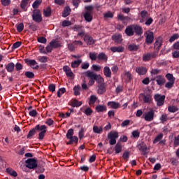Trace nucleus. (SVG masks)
<instances>
[{"label":"nucleus","mask_w":179,"mask_h":179,"mask_svg":"<svg viewBox=\"0 0 179 179\" xmlns=\"http://www.w3.org/2000/svg\"><path fill=\"white\" fill-rule=\"evenodd\" d=\"M85 11L83 13L84 19L88 23H90L93 20V10L94 7L93 6H87L85 7Z\"/></svg>","instance_id":"f257e3e1"},{"label":"nucleus","mask_w":179,"mask_h":179,"mask_svg":"<svg viewBox=\"0 0 179 179\" xmlns=\"http://www.w3.org/2000/svg\"><path fill=\"white\" fill-rule=\"evenodd\" d=\"M142 118L145 120L147 122H152L155 120V110L150 108L149 111L145 112L143 114Z\"/></svg>","instance_id":"f03ea898"},{"label":"nucleus","mask_w":179,"mask_h":179,"mask_svg":"<svg viewBox=\"0 0 179 179\" xmlns=\"http://www.w3.org/2000/svg\"><path fill=\"white\" fill-rule=\"evenodd\" d=\"M26 167L31 170H35L37 169V159L34 158H29L25 161Z\"/></svg>","instance_id":"7ed1b4c3"},{"label":"nucleus","mask_w":179,"mask_h":179,"mask_svg":"<svg viewBox=\"0 0 179 179\" xmlns=\"http://www.w3.org/2000/svg\"><path fill=\"white\" fill-rule=\"evenodd\" d=\"M138 99L140 101L145 103L147 104H150L152 103V95L150 94H140Z\"/></svg>","instance_id":"20e7f679"},{"label":"nucleus","mask_w":179,"mask_h":179,"mask_svg":"<svg viewBox=\"0 0 179 179\" xmlns=\"http://www.w3.org/2000/svg\"><path fill=\"white\" fill-rule=\"evenodd\" d=\"M36 129L40 132L38 134V139H40V141L44 139L45 132H47V127H45V125L40 126V124H38L36 126Z\"/></svg>","instance_id":"39448f33"},{"label":"nucleus","mask_w":179,"mask_h":179,"mask_svg":"<svg viewBox=\"0 0 179 179\" xmlns=\"http://www.w3.org/2000/svg\"><path fill=\"white\" fill-rule=\"evenodd\" d=\"M118 131H110L108 134V138L110 139V145H115L117 143V139H118Z\"/></svg>","instance_id":"423d86ee"},{"label":"nucleus","mask_w":179,"mask_h":179,"mask_svg":"<svg viewBox=\"0 0 179 179\" xmlns=\"http://www.w3.org/2000/svg\"><path fill=\"white\" fill-rule=\"evenodd\" d=\"M144 36L145 37V43L147 44H152L153 43V41L155 40V36L153 34V32L150 31H147L145 32Z\"/></svg>","instance_id":"0eeeda50"},{"label":"nucleus","mask_w":179,"mask_h":179,"mask_svg":"<svg viewBox=\"0 0 179 179\" xmlns=\"http://www.w3.org/2000/svg\"><path fill=\"white\" fill-rule=\"evenodd\" d=\"M154 99L157 102V106L162 107V106L164 104V99H166V96H162L159 94H157L154 96Z\"/></svg>","instance_id":"6e6552de"},{"label":"nucleus","mask_w":179,"mask_h":179,"mask_svg":"<svg viewBox=\"0 0 179 179\" xmlns=\"http://www.w3.org/2000/svg\"><path fill=\"white\" fill-rule=\"evenodd\" d=\"M159 54V52H153L152 53H147V54H144L143 55V61H144L145 62H148V61H150V59H153V58H156V57H157Z\"/></svg>","instance_id":"1a4fd4ad"},{"label":"nucleus","mask_w":179,"mask_h":179,"mask_svg":"<svg viewBox=\"0 0 179 179\" xmlns=\"http://www.w3.org/2000/svg\"><path fill=\"white\" fill-rule=\"evenodd\" d=\"M32 19L36 23H40L43 21V17H41V13L40 10H36L34 11Z\"/></svg>","instance_id":"9d476101"},{"label":"nucleus","mask_w":179,"mask_h":179,"mask_svg":"<svg viewBox=\"0 0 179 179\" xmlns=\"http://www.w3.org/2000/svg\"><path fill=\"white\" fill-rule=\"evenodd\" d=\"M107 106L109 108H113V110H117L121 107V104H120V103L114 101L108 102Z\"/></svg>","instance_id":"9b49d317"},{"label":"nucleus","mask_w":179,"mask_h":179,"mask_svg":"<svg viewBox=\"0 0 179 179\" xmlns=\"http://www.w3.org/2000/svg\"><path fill=\"white\" fill-rule=\"evenodd\" d=\"M27 65H29L32 69H37L38 68V64L34 59L26 60Z\"/></svg>","instance_id":"f8f14e48"},{"label":"nucleus","mask_w":179,"mask_h":179,"mask_svg":"<svg viewBox=\"0 0 179 179\" xmlns=\"http://www.w3.org/2000/svg\"><path fill=\"white\" fill-rule=\"evenodd\" d=\"M141 20H140V22L141 23H145V22H146V20H148V17H149V13H148V11L146 10H143L141 12Z\"/></svg>","instance_id":"ddd939ff"},{"label":"nucleus","mask_w":179,"mask_h":179,"mask_svg":"<svg viewBox=\"0 0 179 179\" xmlns=\"http://www.w3.org/2000/svg\"><path fill=\"white\" fill-rule=\"evenodd\" d=\"M84 41L87 45H92L94 44V39L88 34H86L84 37Z\"/></svg>","instance_id":"4468645a"},{"label":"nucleus","mask_w":179,"mask_h":179,"mask_svg":"<svg viewBox=\"0 0 179 179\" xmlns=\"http://www.w3.org/2000/svg\"><path fill=\"white\" fill-rule=\"evenodd\" d=\"M112 39L115 43H117V44H121L122 43V35L120 34H116L115 35L112 36Z\"/></svg>","instance_id":"2eb2a0df"},{"label":"nucleus","mask_w":179,"mask_h":179,"mask_svg":"<svg viewBox=\"0 0 179 179\" xmlns=\"http://www.w3.org/2000/svg\"><path fill=\"white\" fill-rule=\"evenodd\" d=\"M106 84H99L97 86V93L98 94H104V92H106Z\"/></svg>","instance_id":"dca6fc26"},{"label":"nucleus","mask_w":179,"mask_h":179,"mask_svg":"<svg viewBox=\"0 0 179 179\" xmlns=\"http://www.w3.org/2000/svg\"><path fill=\"white\" fill-rule=\"evenodd\" d=\"M125 33L127 36H129V37L134 36V25H129L125 29Z\"/></svg>","instance_id":"f3484780"},{"label":"nucleus","mask_w":179,"mask_h":179,"mask_svg":"<svg viewBox=\"0 0 179 179\" xmlns=\"http://www.w3.org/2000/svg\"><path fill=\"white\" fill-rule=\"evenodd\" d=\"M155 80L159 86H163V84L166 83V79L163 76H157L155 77Z\"/></svg>","instance_id":"a211bd4d"},{"label":"nucleus","mask_w":179,"mask_h":179,"mask_svg":"<svg viewBox=\"0 0 179 179\" xmlns=\"http://www.w3.org/2000/svg\"><path fill=\"white\" fill-rule=\"evenodd\" d=\"M63 71L66 73V76L69 78H72L73 76V72H72V70H71V68L68 66H64L63 67Z\"/></svg>","instance_id":"6ab92c4d"},{"label":"nucleus","mask_w":179,"mask_h":179,"mask_svg":"<svg viewBox=\"0 0 179 179\" xmlns=\"http://www.w3.org/2000/svg\"><path fill=\"white\" fill-rule=\"evenodd\" d=\"M124 48L122 46L110 48V51H112V52H124Z\"/></svg>","instance_id":"aec40b11"},{"label":"nucleus","mask_w":179,"mask_h":179,"mask_svg":"<svg viewBox=\"0 0 179 179\" xmlns=\"http://www.w3.org/2000/svg\"><path fill=\"white\" fill-rule=\"evenodd\" d=\"M134 33H136L137 36H141V34L143 33L142 30V27H141L139 25H134Z\"/></svg>","instance_id":"412c9836"},{"label":"nucleus","mask_w":179,"mask_h":179,"mask_svg":"<svg viewBox=\"0 0 179 179\" xmlns=\"http://www.w3.org/2000/svg\"><path fill=\"white\" fill-rule=\"evenodd\" d=\"M103 74L106 78H111V70L110 69V67L106 66L103 68Z\"/></svg>","instance_id":"4be33fe9"},{"label":"nucleus","mask_w":179,"mask_h":179,"mask_svg":"<svg viewBox=\"0 0 179 179\" xmlns=\"http://www.w3.org/2000/svg\"><path fill=\"white\" fill-rule=\"evenodd\" d=\"M69 15H71V8L67 6L64 9V11L62 13V17H66L67 16H69Z\"/></svg>","instance_id":"5701e85b"},{"label":"nucleus","mask_w":179,"mask_h":179,"mask_svg":"<svg viewBox=\"0 0 179 179\" xmlns=\"http://www.w3.org/2000/svg\"><path fill=\"white\" fill-rule=\"evenodd\" d=\"M92 130L94 134H102L103 133L102 126L99 127V126L94 125Z\"/></svg>","instance_id":"b1692460"},{"label":"nucleus","mask_w":179,"mask_h":179,"mask_svg":"<svg viewBox=\"0 0 179 179\" xmlns=\"http://www.w3.org/2000/svg\"><path fill=\"white\" fill-rule=\"evenodd\" d=\"M136 71L137 73H138V75H145L148 70L145 67H138L136 69Z\"/></svg>","instance_id":"393cba45"},{"label":"nucleus","mask_w":179,"mask_h":179,"mask_svg":"<svg viewBox=\"0 0 179 179\" xmlns=\"http://www.w3.org/2000/svg\"><path fill=\"white\" fill-rule=\"evenodd\" d=\"M162 43H163V38H162L161 37L157 38L155 43V48L159 50V48L162 47Z\"/></svg>","instance_id":"a878e982"},{"label":"nucleus","mask_w":179,"mask_h":179,"mask_svg":"<svg viewBox=\"0 0 179 179\" xmlns=\"http://www.w3.org/2000/svg\"><path fill=\"white\" fill-rule=\"evenodd\" d=\"M140 48L139 45H135V44H130L128 46L129 51H138Z\"/></svg>","instance_id":"bb28decb"},{"label":"nucleus","mask_w":179,"mask_h":179,"mask_svg":"<svg viewBox=\"0 0 179 179\" xmlns=\"http://www.w3.org/2000/svg\"><path fill=\"white\" fill-rule=\"evenodd\" d=\"M96 110L97 113H103L104 111H107V106L104 105H99L96 107Z\"/></svg>","instance_id":"cd10ccee"},{"label":"nucleus","mask_w":179,"mask_h":179,"mask_svg":"<svg viewBox=\"0 0 179 179\" xmlns=\"http://www.w3.org/2000/svg\"><path fill=\"white\" fill-rule=\"evenodd\" d=\"M115 151L116 154L121 153L122 152V145H121L120 143H117L115 146Z\"/></svg>","instance_id":"c85d7f7f"},{"label":"nucleus","mask_w":179,"mask_h":179,"mask_svg":"<svg viewBox=\"0 0 179 179\" xmlns=\"http://www.w3.org/2000/svg\"><path fill=\"white\" fill-rule=\"evenodd\" d=\"M36 131H37V129H36V127H35V128L31 129L29 131V133H28V134H27V138L28 139H31V137H32V136H34V135H36Z\"/></svg>","instance_id":"c756f323"},{"label":"nucleus","mask_w":179,"mask_h":179,"mask_svg":"<svg viewBox=\"0 0 179 179\" xmlns=\"http://www.w3.org/2000/svg\"><path fill=\"white\" fill-rule=\"evenodd\" d=\"M50 45H51L52 48H58L61 47V43H59L56 40H52L50 41Z\"/></svg>","instance_id":"7c9ffc66"},{"label":"nucleus","mask_w":179,"mask_h":179,"mask_svg":"<svg viewBox=\"0 0 179 179\" xmlns=\"http://www.w3.org/2000/svg\"><path fill=\"white\" fill-rule=\"evenodd\" d=\"M43 15L45 17H50L51 16V7H47L43 10Z\"/></svg>","instance_id":"2f4dec72"},{"label":"nucleus","mask_w":179,"mask_h":179,"mask_svg":"<svg viewBox=\"0 0 179 179\" xmlns=\"http://www.w3.org/2000/svg\"><path fill=\"white\" fill-rule=\"evenodd\" d=\"M128 19H129L128 17H125L122 14H118L117 15V20H119L121 22H122V23L124 24H125V22H127V20H128Z\"/></svg>","instance_id":"473e14b6"},{"label":"nucleus","mask_w":179,"mask_h":179,"mask_svg":"<svg viewBox=\"0 0 179 179\" xmlns=\"http://www.w3.org/2000/svg\"><path fill=\"white\" fill-rule=\"evenodd\" d=\"M108 58V57H107V55H105L104 52H101L98 55V59H99L100 61L107 62Z\"/></svg>","instance_id":"72a5a7b5"},{"label":"nucleus","mask_w":179,"mask_h":179,"mask_svg":"<svg viewBox=\"0 0 179 179\" xmlns=\"http://www.w3.org/2000/svg\"><path fill=\"white\" fill-rule=\"evenodd\" d=\"M6 70L8 72H13V69H15V64L13 63H9L6 66Z\"/></svg>","instance_id":"f704fd0d"},{"label":"nucleus","mask_w":179,"mask_h":179,"mask_svg":"<svg viewBox=\"0 0 179 179\" xmlns=\"http://www.w3.org/2000/svg\"><path fill=\"white\" fill-rule=\"evenodd\" d=\"M97 101V96L96 95H91L89 100V104L90 106H92V104H94Z\"/></svg>","instance_id":"c9c22d12"},{"label":"nucleus","mask_w":179,"mask_h":179,"mask_svg":"<svg viewBox=\"0 0 179 179\" xmlns=\"http://www.w3.org/2000/svg\"><path fill=\"white\" fill-rule=\"evenodd\" d=\"M87 76L90 79H96V78H97V75H96L94 72L90 71H87Z\"/></svg>","instance_id":"e433bc0d"},{"label":"nucleus","mask_w":179,"mask_h":179,"mask_svg":"<svg viewBox=\"0 0 179 179\" xmlns=\"http://www.w3.org/2000/svg\"><path fill=\"white\" fill-rule=\"evenodd\" d=\"M103 17L105 19H113L114 14L111 11H108L103 14Z\"/></svg>","instance_id":"4c0bfd02"},{"label":"nucleus","mask_w":179,"mask_h":179,"mask_svg":"<svg viewBox=\"0 0 179 179\" xmlns=\"http://www.w3.org/2000/svg\"><path fill=\"white\" fill-rule=\"evenodd\" d=\"M82 64V59L76 60L71 62V67L72 68H78Z\"/></svg>","instance_id":"58836bf2"},{"label":"nucleus","mask_w":179,"mask_h":179,"mask_svg":"<svg viewBox=\"0 0 179 179\" xmlns=\"http://www.w3.org/2000/svg\"><path fill=\"white\" fill-rule=\"evenodd\" d=\"M71 106L72 107H80V106H82V102L74 99L71 102Z\"/></svg>","instance_id":"ea45409f"},{"label":"nucleus","mask_w":179,"mask_h":179,"mask_svg":"<svg viewBox=\"0 0 179 179\" xmlns=\"http://www.w3.org/2000/svg\"><path fill=\"white\" fill-rule=\"evenodd\" d=\"M6 171L8 174H10V176H12L13 177H17V173L13 169L8 168L6 169Z\"/></svg>","instance_id":"a19ab883"},{"label":"nucleus","mask_w":179,"mask_h":179,"mask_svg":"<svg viewBox=\"0 0 179 179\" xmlns=\"http://www.w3.org/2000/svg\"><path fill=\"white\" fill-rule=\"evenodd\" d=\"M89 55L92 61H96L98 58V55L96 52H90Z\"/></svg>","instance_id":"79ce46f5"},{"label":"nucleus","mask_w":179,"mask_h":179,"mask_svg":"<svg viewBox=\"0 0 179 179\" xmlns=\"http://www.w3.org/2000/svg\"><path fill=\"white\" fill-rule=\"evenodd\" d=\"M41 2H43V1L36 0L32 4V7L34 8V9H37V8H38L40 5H41Z\"/></svg>","instance_id":"37998d69"},{"label":"nucleus","mask_w":179,"mask_h":179,"mask_svg":"<svg viewBox=\"0 0 179 179\" xmlns=\"http://www.w3.org/2000/svg\"><path fill=\"white\" fill-rule=\"evenodd\" d=\"M95 80L99 83V85H105L104 84V78L101 77V76H96V78H95Z\"/></svg>","instance_id":"c03bdc74"},{"label":"nucleus","mask_w":179,"mask_h":179,"mask_svg":"<svg viewBox=\"0 0 179 179\" xmlns=\"http://www.w3.org/2000/svg\"><path fill=\"white\" fill-rule=\"evenodd\" d=\"M38 60L39 61V62L42 63L48 62V57L45 56H39L38 57Z\"/></svg>","instance_id":"a18cd8bd"},{"label":"nucleus","mask_w":179,"mask_h":179,"mask_svg":"<svg viewBox=\"0 0 179 179\" xmlns=\"http://www.w3.org/2000/svg\"><path fill=\"white\" fill-rule=\"evenodd\" d=\"M29 29H30L32 31H37L38 29V26L36 25V24H29Z\"/></svg>","instance_id":"49530a36"},{"label":"nucleus","mask_w":179,"mask_h":179,"mask_svg":"<svg viewBox=\"0 0 179 179\" xmlns=\"http://www.w3.org/2000/svg\"><path fill=\"white\" fill-rule=\"evenodd\" d=\"M80 90V86H75L73 87V92H74V95L75 96H79L80 94V92L79 90Z\"/></svg>","instance_id":"de8ad7c7"},{"label":"nucleus","mask_w":179,"mask_h":179,"mask_svg":"<svg viewBox=\"0 0 179 179\" xmlns=\"http://www.w3.org/2000/svg\"><path fill=\"white\" fill-rule=\"evenodd\" d=\"M16 27H17V30L19 33H20L21 31H23V29H24V24H23V23H20L17 24Z\"/></svg>","instance_id":"09e8293b"},{"label":"nucleus","mask_w":179,"mask_h":179,"mask_svg":"<svg viewBox=\"0 0 179 179\" xmlns=\"http://www.w3.org/2000/svg\"><path fill=\"white\" fill-rule=\"evenodd\" d=\"M163 139V134H159L157 137L155 138L153 143H157V142H160Z\"/></svg>","instance_id":"8fccbe9b"},{"label":"nucleus","mask_w":179,"mask_h":179,"mask_svg":"<svg viewBox=\"0 0 179 179\" xmlns=\"http://www.w3.org/2000/svg\"><path fill=\"white\" fill-rule=\"evenodd\" d=\"M25 76H26V78H28L29 79H33V78H34V73L31 72V71H26Z\"/></svg>","instance_id":"3c124183"},{"label":"nucleus","mask_w":179,"mask_h":179,"mask_svg":"<svg viewBox=\"0 0 179 179\" xmlns=\"http://www.w3.org/2000/svg\"><path fill=\"white\" fill-rule=\"evenodd\" d=\"M178 38H179V34H175L172 36H171L169 42L173 43V41H176V40H177Z\"/></svg>","instance_id":"603ef678"},{"label":"nucleus","mask_w":179,"mask_h":179,"mask_svg":"<svg viewBox=\"0 0 179 179\" xmlns=\"http://www.w3.org/2000/svg\"><path fill=\"white\" fill-rule=\"evenodd\" d=\"M28 3L29 0H22L20 7L22 8V9H25Z\"/></svg>","instance_id":"864d4df0"},{"label":"nucleus","mask_w":179,"mask_h":179,"mask_svg":"<svg viewBox=\"0 0 179 179\" xmlns=\"http://www.w3.org/2000/svg\"><path fill=\"white\" fill-rule=\"evenodd\" d=\"M66 136L67 139H69L70 138H72V136H73V129H70L68 130Z\"/></svg>","instance_id":"5fc2aeb1"},{"label":"nucleus","mask_w":179,"mask_h":179,"mask_svg":"<svg viewBox=\"0 0 179 179\" xmlns=\"http://www.w3.org/2000/svg\"><path fill=\"white\" fill-rule=\"evenodd\" d=\"M168 111H169V113H176L178 111V108L176 106H169Z\"/></svg>","instance_id":"6e6d98bb"},{"label":"nucleus","mask_w":179,"mask_h":179,"mask_svg":"<svg viewBox=\"0 0 179 179\" xmlns=\"http://www.w3.org/2000/svg\"><path fill=\"white\" fill-rule=\"evenodd\" d=\"M138 148L141 152H146V150H148V146H146V145H139Z\"/></svg>","instance_id":"4d7b16f0"},{"label":"nucleus","mask_w":179,"mask_h":179,"mask_svg":"<svg viewBox=\"0 0 179 179\" xmlns=\"http://www.w3.org/2000/svg\"><path fill=\"white\" fill-rule=\"evenodd\" d=\"M129 152L128 151H125L123 153L122 157L124 159V160H125L126 162H128L129 159Z\"/></svg>","instance_id":"13d9d810"},{"label":"nucleus","mask_w":179,"mask_h":179,"mask_svg":"<svg viewBox=\"0 0 179 179\" xmlns=\"http://www.w3.org/2000/svg\"><path fill=\"white\" fill-rule=\"evenodd\" d=\"M92 69L96 72H100L101 71V66L94 64L92 65Z\"/></svg>","instance_id":"bf43d9fd"},{"label":"nucleus","mask_w":179,"mask_h":179,"mask_svg":"<svg viewBox=\"0 0 179 179\" xmlns=\"http://www.w3.org/2000/svg\"><path fill=\"white\" fill-rule=\"evenodd\" d=\"M65 92H66L65 88H60L57 92V97H61V96H62Z\"/></svg>","instance_id":"052dcab7"},{"label":"nucleus","mask_w":179,"mask_h":179,"mask_svg":"<svg viewBox=\"0 0 179 179\" xmlns=\"http://www.w3.org/2000/svg\"><path fill=\"white\" fill-rule=\"evenodd\" d=\"M84 113L85 115H90L91 114H93V110L90 108H87L84 111Z\"/></svg>","instance_id":"680f3d73"},{"label":"nucleus","mask_w":179,"mask_h":179,"mask_svg":"<svg viewBox=\"0 0 179 179\" xmlns=\"http://www.w3.org/2000/svg\"><path fill=\"white\" fill-rule=\"evenodd\" d=\"M173 86H174V81H173V80L166 83L165 85V87H166V89H171V87H173Z\"/></svg>","instance_id":"e2e57ef3"},{"label":"nucleus","mask_w":179,"mask_h":179,"mask_svg":"<svg viewBox=\"0 0 179 179\" xmlns=\"http://www.w3.org/2000/svg\"><path fill=\"white\" fill-rule=\"evenodd\" d=\"M1 3L3 6H9L10 5V0H1Z\"/></svg>","instance_id":"0e129e2a"},{"label":"nucleus","mask_w":179,"mask_h":179,"mask_svg":"<svg viewBox=\"0 0 179 179\" xmlns=\"http://www.w3.org/2000/svg\"><path fill=\"white\" fill-rule=\"evenodd\" d=\"M166 79H168L169 80V82H175L176 79L174 78V77H173V74L171 73H168L166 75Z\"/></svg>","instance_id":"69168bd1"},{"label":"nucleus","mask_w":179,"mask_h":179,"mask_svg":"<svg viewBox=\"0 0 179 179\" xmlns=\"http://www.w3.org/2000/svg\"><path fill=\"white\" fill-rule=\"evenodd\" d=\"M71 24H72V22H71V21H68V20H64L62 23V26L63 27H66L68 26H71Z\"/></svg>","instance_id":"338daca9"},{"label":"nucleus","mask_w":179,"mask_h":179,"mask_svg":"<svg viewBox=\"0 0 179 179\" xmlns=\"http://www.w3.org/2000/svg\"><path fill=\"white\" fill-rule=\"evenodd\" d=\"M145 22V24L146 26H150V24L153 23V19L152 17H148V19H147Z\"/></svg>","instance_id":"774afa93"}]
</instances>
